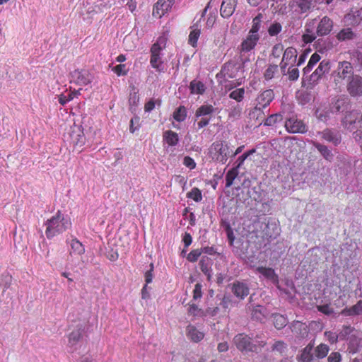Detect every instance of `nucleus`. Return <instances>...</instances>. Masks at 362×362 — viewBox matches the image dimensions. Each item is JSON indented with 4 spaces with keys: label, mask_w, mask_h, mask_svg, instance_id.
I'll use <instances>...</instances> for the list:
<instances>
[{
    "label": "nucleus",
    "mask_w": 362,
    "mask_h": 362,
    "mask_svg": "<svg viewBox=\"0 0 362 362\" xmlns=\"http://www.w3.org/2000/svg\"><path fill=\"white\" fill-rule=\"evenodd\" d=\"M256 271L269 280L273 281H278V276L276 274L274 270L272 268L258 267L256 268Z\"/></svg>",
    "instance_id": "nucleus-25"
},
{
    "label": "nucleus",
    "mask_w": 362,
    "mask_h": 362,
    "mask_svg": "<svg viewBox=\"0 0 362 362\" xmlns=\"http://www.w3.org/2000/svg\"><path fill=\"white\" fill-rule=\"evenodd\" d=\"M278 71V66L276 64H270L265 70L264 77L266 80H270L273 78L275 73Z\"/></svg>",
    "instance_id": "nucleus-42"
},
{
    "label": "nucleus",
    "mask_w": 362,
    "mask_h": 362,
    "mask_svg": "<svg viewBox=\"0 0 362 362\" xmlns=\"http://www.w3.org/2000/svg\"><path fill=\"white\" fill-rule=\"evenodd\" d=\"M212 259L206 256L202 257L199 262L200 269L206 276L207 280L209 281L212 278Z\"/></svg>",
    "instance_id": "nucleus-21"
},
{
    "label": "nucleus",
    "mask_w": 362,
    "mask_h": 362,
    "mask_svg": "<svg viewBox=\"0 0 362 362\" xmlns=\"http://www.w3.org/2000/svg\"><path fill=\"white\" fill-rule=\"evenodd\" d=\"M126 66L124 64H119L116 66H115L112 70L118 75H126L127 74V70H126Z\"/></svg>",
    "instance_id": "nucleus-62"
},
{
    "label": "nucleus",
    "mask_w": 362,
    "mask_h": 362,
    "mask_svg": "<svg viewBox=\"0 0 362 362\" xmlns=\"http://www.w3.org/2000/svg\"><path fill=\"white\" fill-rule=\"evenodd\" d=\"M315 25L316 19H312L306 23L305 33L302 36L305 43H311L317 37H323L329 35L334 27L333 21L327 16L320 19L315 31Z\"/></svg>",
    "instance_id": "nucleus-1"
},
{
    "label": "nucleus",
    "mask_w": 362,
    "mask_h": 362,
    "mask_svg": "<svg viewBox=\"0 0 362 362\" xmlns=\"http://www.w3.org/2000/svg\"><path fill=\"white\" fill-rule=\"evenodd\" d=\"M321 56L317 53H314L310 57L307 66L303 69V74L305 75L311 71L313 67L320 61Z\"/></svg>",
    "instance_id": "nucleus-33"
},
{
    "label": "nucleus",
    "mask_w": 362,
    "mask_h": 362,
    "mask_svg": "<svg viewBox=\"0 0 362 362\" xmlns=\"http://www.w3.org/2000/svg\"><path fill=\"white\" fill-rule=\"evenodd\" d=\"M192 30L190 32L189 35V43L192 47H196L197 40L200 36L201 31H200V29L199 28L198 25L196 24L194 25L192 27Z\"/></svg>",
    "instance_id": "nucleus-36"
},
{
    "label": "nucleus",
    "mask_w": 362,
    "mask_h": 362,
    "mask_svg": "<svg viewBox=\"0 0 362 362\" xmlns=\"http://www.w3.org/2000/svg\"><path fill=\"white\" fill-rule=\"evenodd\" d=\"M187 337L194 342H199L204 337V332L199 331L194 325H189L186 329Z\"/></svg>",
    "instance_id": "nucleus-22"
},
{
    "label": "nucleus",
    "mask_w": 362,
    "mask_h": 362,
    "mask_svg": "<svg viewBox=\"0 0 362 362\" xmlns=\"http://www.w3.org/2000/svg\"><path fill=\"white\" fill-rule=\"evenodd\" d=\"M288 79L291 81H296L299 77V70L295 67H290L288 71Z\"/></svg>",
    "instance_id": "nucleus-53"
},
{
    "label": "nucleus",
    "mask_w": 362,
    "mask_h": 362,
    "mask_svg": "<svg viewBox=\"0 0 362 362\" xmlns=\"http://www.w3.org/2000/svg\"><path fill=\"white\" fill-rule=\"evenodd\" d=\"M341 355L339 352H332L327 357V362H341Z\"/></svg>",
    "instance_id": "nucleus-56"
},
{
    "label": "nucleus",
    "mask_w": 362,
    "mask_h": 362,
    "mask_svg": "<svg viewBox=\"0 0 362 362\" xmlns=\"http://www.w3.org/2000/svg\"><path fill=\"white\" fill-rule=\"evenodd\" d=\"M183 164L191 170L195 168L196 167V163L189 156H185L184 158Z\"/></svg>",
    "instance_id": "nucleus-60"
},
{
    "label": "nucleus",
    "mask_w": 362,
    "mask_h": 362,
    "mask_svg": "<svg viewBox=\"0 0 362 362\" xmlns=\"http://www.w3.org/2000/svg\"><path fill=\"white\" fill-rule=\"evenodd\" d=\"M331 69V63L328 59H324L321 61L315 70V71L310 75V80L313 81H317L320 80L325 74H327Z\"/></svg>",
    "instance_id": "nucleus-13"
},
{
    "label": "nucleus",
    "mask_w": 362,
    "mask_h": 362,
    "mask_svg": "<svg viewBox=\"0 0 362 362\" xmlns=\"http://www.w3.org/2000/svg\"><path fill=\"white\" fill-rule=\"evenodd\" d=\"M315 346V341L312 340L300 352V354L298 356V360L299 362H311L314 356L313 354V348Z\"/></svg>",
    "instance_id": "nucleus-19"
},
{
    "label": "nucleus",
    "mask_w": 362,
    "mask_h": 362,
    "mask_svg": "<svg viewBox=\"0 0 362 362\" xmlns=\"http://www.w3.org/2000/svg\"><path fill=\"white\" fill-rule=\"evenodd\" d=\"M235 11V5L230 1H223L220 12L223 18L230 17Z\"/></svg>",
    "instance_id": "nucleus-27"
},
{
    "label": "nucleus",
    "mask_w": 362,
    "mask_h": 362,
    "mask_svg": "<svg viewBox=\"0 0 362 362\" xmlns=\"http://www.w3.org/2000/svg\"><path fill=\"white\" fill-rule=\"evenodd\" d=\"M189 89L192 94L202 95L205 92L206 87L202 81L193 80L190 82Z\"/></svg>",
    "instance_id": "nucleus-28"
},
{
    "label": "nucleus",
    "mask_w": 362,
    "mask_h": 362,
    "mask_svg": "<svg viewBox=\"0 0 362 362\" xmlns=\"http://www.w3.org/2000/svg\"><path fill=\"white\" fill-rule=\"evenodd\" d=\"M264 338V337L262 338L261 335L257 334L253 339L252 342L255 344H257V351H259L262 347H264L267 344V341Z\"/></svg>",
    "instance_id": "nucleus-52"
},
{
    "label": "nucleus",
    "mask_w": 362,
    "mask_h": 362,
    "mask_svg": "<svg viewBox=\"0 0 362 362\" xmlns=\"http://www.w3.org/2000/svg\"><path fill=\"white\" fill-rule=\"evenodd\" d=\"M187 197L192 199L197 202H200L202 199V195L201 191L197 188H193L188 194Z\"/></svg>",
    "instance_id": "nucleus-47"
},
{
    "label": "nucleus",
    "mask_w": 362,
    "mask_h": 362,
    "mask_svg": "<svg viewBox=\"0 0 362 362\" xmlns=\"http://www.w3.org/2000/svg\"><path fill=\"white\" fill-rule=\"evenodd\" d=\"M71 221L65 218L60 211L56 215L48 219L45 223L47 228L45 234L47 238H52L54 236L66 231L71 226Z\"/></svg>",
    "instance_id": "nucleus-2"
},
{
    "label": "nucleus",
    "mask_w": 362,
    "mask_h": 362,
    "mask_svg": "<svg viewBox=\"0 0 362 362\" xmlns=\"http://www.w3.org/2000/svg\"><path fill=\"white\" fill-rule=\"evenodd\" d=\"M231 291L235 297L243 300L249 294L250 288L246 283L235 281L231 284Z\"/></svg>",
    "instance_id": "nucleus-12"
},
{
    "label": "nucleus",
    "mask_w": 362,
    "mask_h": 362,
    "mask_svg": "<svg viewBox=\"0 0 362 362\" xmlns=\"http://www.w3.org/2000/svg\"><path fill=\"white\" fill-rule=\"evenodd\" d=\"M267 310L262 305H258L252 310V318L257 321L262 322L267 317Z\"/></svg>",
    "instance_id": "nucleus-23"
},
{
    "label": "nucleus",
    "mask_w": 362,
    "mask_h": 362,
    "mask_svg": "<svg viewBox=\"0 0 362 362\" xmlns=\"http://www.w3.org/2000/svg\"><path fill=\"white\" fill-rule=\"evenodd\" d=\"M202 296V285L200 284H197L194 286V288L193 291V299L197 300L201 298Z\"/></svg>",
    "instance_id": "nucleus-58"
},
{
    "label": "nucleus",
    "mask_w": 362,
    "mask_h": 362,
    "mask_svg": "<svg viewBox=\"0 0 362 362\" xmlns=\"http://www.w3.org/2000/svg\"><path fill=\"white\" fill-rule=\"evenodd\" d=\"M285 127L291 133H303L306 131L305 125L301 121L295 119L286 120Z\"/></svg>",
    "instance_id": "nucleus-16"
},
{
    "label": "nucleus",
    "mask_w": 362,
    "mask_h": 362,
    "mask_svg": "<svg viewBox=\"0 0 362 362\" xmlns=\"http://www.w3.org/2000/svg\"><path fill=\"white\" fill-rule=\"evenodd\" d=\"M241 112L242 108L239 105H236L235 107L231 108L229 112L228 117L229 118L236 119L240 117Z\"/></svg>",
    "instance_id": "nucleus-50"
},
{
    "label": "nucleus",
    "mask_w": 362,
    "mask_h": 362,
    "mask_svg": "<svg viewBox=\"0 0 362 362\" xmlns=\"http://www.w3.org/2000/svg\"><path fill=\"white\" fill-rule=\"evenodd\" d=\"M297 54V50L292 47H289L285 49L281 61L284 63L289 64L291 62L296 60Z\"/></svg>",
    "instance_id": "nucleus-30"
},
{
    "label": "nucleus",
    "mask_w": 362,
    "mask_h": 362,
    "mask_svg": "<svg viewBox=\"0 0 362 362\" xmlns=\"http://www.w3.org/2000/svg\"><path fill=\"white\" fill-rule=\"evenodd\" d=\"M273 318V323L274 327L278 329H281L283 327H284L287 324V320L284 316L282 315L276 313L272 315Z\"/></svg>",
    "instance_id": "nucleus-37"
},
{
    "label": "nucleus",
    "mask_w": 362,
    "mask_h": 362,
    "mask_svg": "<svg viewBox=\"0 0 362 362\" xmlns=\"http://www.w3.org/2000/svg\"><path fill=\"white\" fill-rule=\"evenodd\" d=\"M153 264L151 263L150 269L145 273L146 284H150L153 280Z\"/></svg>",
    "instance_id": "nucleus-61"
},
{
    "label": "nucleus",
    "mask_w": 362,
    "mask_h": 362,
    "mask_svg": "<svg viewBox=\"0 0 362 362\" xmlns=\"http://www.w3.org/2000/svg\"><path fill=\"white\" fill-rule=\"evenodd\" d=\"M82 336V332L80 329H76L72 331L69 337V342L71 345L76 344Z\"/></svg>",
    "instance_id": "nucleus-44"
},
{
    "label": "nucleus",
    "mask_w": 362,
    "mask_h": 362,
    "mask_svg": "<svg viewBox=\"0 0 362 362\" xmlns=\"http://www.w3.org/2000/svg\"><path fill=\"white\" fill-rule=\"evenodd\" d=\"M233 342L241 352H257V346L252 342V338L245 334L235 336Z\"/></svg>",
    "instance_id": "nucleus-7"
},
{
    "label": "nucleus",
    "mask_w": 362,
    "mask_h": 362,
    "mask_svg": "<svg viewBox=\"0 0 362 362\" xmlns=\"http://www.w3.org/2000/svg\"><path fill=\"white\" fill-rule=\"evenodd\" d=\"M214 112V108L211 105H204L200 106L195 112L197 117L210 115Z\"/></svg>",
    "instance_id": "nucleus-38"
},
{
    "label": "nucleus",
    "mask_w": 362,
    "mask_h": 362,
    "mask_svg": "<svg viewBox=\"0 0 362 362\" xmlns=\"http://www.w3.org/2000/svg\"><path fill=\"white\" fill-rule=\"evenodd\" d=\"M71 251L70 255L72 257L73 254L81 255L85 252V248L83 244L76 239H73L71 241Z\"/></svg>",
    "instance_id": "nucleus-31"
},
{
    "label": "nucleus",
    "mask_w": 362,
    "mask_h": 362,
    "mask_svg": "<svg viewBox=\"0 0 362 362\" xmlns=\"http://www.w3.org/2000/svg\"><path fill=\"white\" fill-rule=\"evenodd\" d=\"M329 351V347L325 344H320L315 349V356L317 359L325 358Z\"/></svg>",
    "instance_id": "nucleus-34"
},
{
    "label": "nucleus",
    "mask_w": 362,
    "mask_h": 362,
    "mask_svg": "<svg viewBox=\"0 0 362 362\" xmlns=\"http://www.w3.org/2000/svg\"><path fill=\"white\" fill-rule=\"evenodd\" d=\"M259 35H254L248 33L246 38L242 42L240 45L241 52H248L255 49L258 41L259 40Z\"/></svg>",
    "instance_id": "nucleus-15"
},
{
    "label": "nucleus",
    "mask_w": 362,
    "mask_h": 362,
    "mask_svg": "<svg viewBox=\"0 0 362 362\" xmlns=\"http://www.w3.org/2000/svg\"><path fill=\"white\" fill-rule=\"evenodd\" d=\"M292 332L297 336L304 337L308 334L307 327L305 324L296 321L292 324L291 326Z\"/></svg>",
    "instance_id": "nucleus-29"
},
{
    "label": "nucleus",
    "mask_w": 362,
    "mask_h": 362,
    "mask_svg": "<svg viewBox=\"0 0 362 362\" xmlns=\"http://www.w3.org/2000/svg\"><path fill=\"white\" fill-rule=\"evenodd\" d=\"M319 134H321L322 139L328 142L332 143L335 146L341 142V136L337 131L326 129L322 132H319Z\"/></svg>",
    "instance_id": "nucleus-20"
},
{
    "label": "nucleus",
    "mask_w": 362,
    "mask_h": 362,
    "mask_svg": "<svg viewBox=\"0 0 362 362\" xmlns=\"http://www.w3.org/2000/svg\"><path fill=\"white\" fill-rule=\"evenodd\" d=\"M166 38L160 37L151 48L150 64L158 72L164 71L163 62L161 59V52L165 47Z\"/></svg>",
    "instance_id": "nucleus-4"
},
{
    "label": "nucleus",
    "mask_w": 362,
    "mask_h": 362,
    "mask_svg": "<svg viewBox=\"0 0 362 362\" xmlns=\"http://www.w3.org/2000/svg\"><path fill=\"white\" fill-rule=\"evenodd\" d=\"M281 120H282L281 115H279V114L272 115L265 119L264 125L272 126V125H274L276 123L280 122Z\"/></svg>",
    "instance_id": "nucleus-45"
},
{
    "label": "nucleus",
    "mask_w": 362,
    "mask_h": 362,
    "mask_svg": "<svg viewBox=\"0 0 362 362\" xmlns=\"http://www.w3.org/2000/svg\"><path fill=\"white\" fill-rule=\"evenodd\" d=\"M284 51V45L281 43L276 44L272 50V55L275 58H279Z\"/></svg>",
    "instance_id": "nucleus-51"
},
{
    "label": "nucleus",
    "mask_w": 362,
    "mask_h": 362,
    "mask_svg": "<svg viewBox=\"0 0 362 362\" xmlns=\"http://www.w3.org/2000/svg\"><path fill=\"white\" fill-rule=\"evenodd\" d=\"M237 175H238L237 168H232L227 173V174L226 175V186L227 187H229L233 185V182L234 181V180L235 179V177H237Z\"/></svg>",
    "instance_id": "nucleus-41"
},
{
    "label": "nucleus",
    "mask_w": 362,
    "mask_h": 362,
    "mask_svg": "<svg viewBox=\"0 0 362 362\" xmlns=\"http://www.w3.org/2000/svg\"><path fill=\"white\" fill-rule=\"evenodd\" d=\"M325 336L327 337V339L331 343L334 344L337 342L338 338L339 337V334H337L334 332L327 331L325 332Z\"/></svg>",
    "instance_id": "nucleus-55"
},
{
    "label": "nucleus",
    "mask_w": 362,
    "mask_h": 362,
    "mask_svg": "<svg viewBox=\"0 0 362 362\" xmlns=\"http://www.w3.org/2000/svg\"><path fill=\"white\" fill-rule=\"evenodd\" d=\"M219 310L218 307L216 306L214 308H208L204 312H202V316H214Z\"/></svg>",
    "instance_id": "nucleus-59"
},
{
    "label": "nucleus",
    "mask_w": 362,
    "mask_h": 362,
    "mask_svg": "<svg viewBox=\"0 0 362 362\" xmlns=\"http://www.w3.org/2000/svg\"><path fill=\"white\" fill-rule=\"evenodd\" d=\"M175 0H158L153 6V16L160 18L170 10Z\"/></svg>",
    "instance_id": "nucleus-11"
},
{
    "label": "nucleus",
    "mask_w": 362,
    "mask_h": 362,
    "mask_svg": "<svg viewBox=\"0 0 362 362\" xmlns=\"http://www.w3.org/2000/svg\"><path fill=\"white\" fill-rule=\"evenodd\" d=\"M71 143L74 145L82 146L85 143V136L82 127L74 123L67 133Z\"/></svg>",
    "instance_id": "nucleus-10"
},
{
    "label": "nucleus",
    "mask_w": 362,
    "mask_h": 362,
    "mask_svg": "<svg viewBox=\"0 0 362 362\" xmlns=\"http://www.w3.org/2000/svg\"><path fill=\"white\" fill-rule=\"evenodd\" d=\"M362 313V301L359 300L356 305L341 310V314L345 316L356 315Z\"/></svg>",
    "instance_id": "nucleus-26"
},
{
    "label": "nucleus",
    "mask_w": 362,
    "mask_h": 362,
    "mask_svg": "<svg viewBox=\"0 0 362 362\" xmlns=\"http://www.w3.org/2000/svg\"><path fill=\"white\" fill-rule=\"evenodd\" d=\"M333 114L334 113L329 104L320 105L315 112L317 119L323 122H327Z\"/></svg>",
    "instance_id": "nucleus-14"
},
{
    "label": "nucleus",
    "mask_w": 362,
    "mask_h": 362,
    "mask_svg": "<svg viewBox=\"0 0 362 362\" xmlns=\"http://www.w3.org/2000/svg\"><path fill=\"white\" fill-rule=\"evenodd\" d=\"M187 116L186 108L184 106L179 107L173 113L174 119L177 122H182Z\"/></svg>",
    "instance_id": "nucleus-40"
},
{
    "label": "nucleus",
    "mask_w": 362,
    "mask_h": 362,
    "mask_svg": "<svg viewBox=\"0 0 362 362\" xmlns=\"http://www.w3.org/2000/svg\"><path fill=\"white\" fill-rule=\"evenodd\" d=\"M163 137L170 146H175L179 141L178 134L171 130L166 131Z\"/></svg>",
    "instance_id": "nucleus-35"
},
{
    "label": "nucleus",
    "mask_w": 362,
    "mask_h": 362,
    "mask_svg": "<svg viewBox=\"0 0 362 362\" xmlns=\"http://www.w3.org/2000/svg\"><path fill=\"white\" fill-rule=\"evenodd\" d=\"M281 25L278 22H275L269 27L268 33L271 36H276L281 31Z\"/></svg>",
    "instance_id": "nucleus-46"
},
{
    "label": "nucleus",
    "mask_w": 362,
    "mask_h": 362,
    "mask_svg": "<svg viewBox=\"0 0 362 362\" xmlns=\"http://www.w3.org/2000/svg\"><path fill=\"white\" fill-rule=\"evenodd\" d=\"M274 92L271 89L263 91L257 98L258 105L252 110L250 115L252 117L257 116L261 119L264 118V114L262 112V108L266 107L274 99Z\"/></svg>",
    "instance_id": "nucleus-6"
},
{
    "label": "nucleus",
    "mask_w": 362,
    "mask_h": 362,
    "mask_svg": "<svg viewBox=\"0 0 362 362\" xmlns=\"http://www.w3.org/2000/svg\"><path fill=\"white\" fill-rule=\"evenodd\" d=\"M188 312L194 316H202V312H204V310L199 309L195 304H190Z\"/></svg>",
    "instance_id": "nucleus-54"
},
{
    "label": "nucleus",
    "mask_w": 362,
    "mask_h": 362,
    "mask_svg": "<svg viewBox=\"0 0 362 362\" xmlns=\"http://www.w3.org/2000/svg\"><path fill=\"white\" fill-rule=\"evenodd\" d=\"M358 119V113L354 111L346 112L345 116L341 119V124L344 129L349 131L354 130V124Z\"/></svg>",
    "instance_id": "nucleus-18"
},
{
    "label": "nucleus",
    "mask_w": 362,
    "mask_h": 362,
    "mask_svg": "<svg viewBox=\"0 0 362 362\" xmlns=\"http://www.w3.org/2000/svg\"><path fill=\"white\" fill-rule=\"evenodd\" d=\"M346 91L352 98L362 96V76L355 74L346 82Z\"/></svg>",
    "instance_id": "nucleus-8"
},
{
    "label": "nucleus",
    "mask_w": 362,
    "mask_h": 362,
    "mask_svg": "<svg viewBox=\"0 0 362 362\" xmlns=\"http://www.w3.org/2000/svg\"><path fill=\"white\" fill-rule=\"evenodd\" d=\"M353 329L350 326H344L343 329L339 334L340 339H344L347 335L350 334Z\"/></svg>",
    "instance_id": "nucleus-64"
},
{
    "label": "nucleus",
    "mask_w": 362,
    "mask_h": 362,
    "mask_svg": "<svg viewBox=\"0 0 362 362\" xmlns=\"http://www.w3.org/2000/svg\"><path fill=\"white\" fill-rule=\"evenodd\" d=\"M202 250H193L189 253V255L187 257V259L188 261L191 262H195L198 259L199 257L202 255Z\"/></svg>",
    "instance_id": "nucleus-49"
},
{
    "label": "nucleus",
    "mask_w": 362,
    "mask_h": 362,
    "mask_svg": "<svg viewBox=\"0 0 362 362\" xmlns=\"http://www.w3.org/2000/svg\"><path fill=\"white\" fill-rule=\"evenodd\" d=\"M245 90L244 88H238L233 90L230 94L229 97L233 100H235L238 102H240L244 97Z\"/></svg>",
    "instance_id": "nucleus-43"
},
{
    "label": "nucleus",
    "mask_w": 362,
    "mask_h": 362,
    "mask_svg": "<svg viewBox=\"0 0 362 362\" xmlns=\"http://www.w3.org/2000/svg\"><path fill=\"white\" fill-rule=\"evenodd\" d=\"M209 153L212 156L213 159L221 163H226L228 158L230 156L232 151L225 141H216L212 144Z\"/></svg>",
    "instance_id": "nucleus-5"
},
{
    "label": "nucleus",
    "mask_w": 362,
    "mask_h": 362,
    "mask_svg": "<svg viewBox=\"0 0 362 362\" xmlns=\"http://www.w3.org/2000/svg\"><path fill=\"white\" fill-rule=\"evenodd\" d=\"M71 83H74L78 86H86L92 81L90 74L86 70H74L70 74Z\"/></svg>",
    "instance_id": "nucleus-9"
},
{
    "label": "nucleus",
    "mask_w": 362,
    "mask_h": 362,
    "mask_svg": "<svg viewBox=\"0 0 362 362\" xmlns=\"http://www.w3.org/2000/svg\"><path fill=\"white\" fill-rule=\"evenodd\" d=\"M333 110L334 113H339L346 110L349 105V100L346 97H339L336 99H333L331 103H329Z\"/></svg>",
    "instance_id": "nucleus-17"
},
{
    "label": "nucleus",
    "mask_w": 362,
    "mask_h": 362,
    "mask_svg": "<svg viewBox=\"0 0 362 362\" xmlns=\"http://www.w3.org/2000/svg\"><path fill=\"white\" fill-rule=\"evenodd\" d=\"M286 349V344L282 341H276L272 346V349L274 351H277L279 352H283Z\"/></svg>",
    "instance_id": "nucleus-57"
},
{
    "label": "nucleus",
    "mask_w": 362,
    "mask_h": 362,
    "mask_svg": "<svg viewBox=\"0 0 362 362\" xmlns=\"http://www.w3.org/2000/svg\"><path fill=\"white\" fill-rule=\"evenodd\" d=\"M331 76L336 85L341 84L344 81L347 82L353 76H355L354 66L348 61L339 62Z\"/></svg>",
    "instance_id": "nucleus-3"
},
{
    "label": "nucleus",
    "mask_w": 362,
    "mask_h": 362,
    "mask_svg": "<svg viewBox=\"0 0 362 362\" xmlns=\"http://www.w3.org/2000/svg\"><path fill=\"white\" fill-rule=\"evenodd\" d=\"M313 146L319 151L321 155L327 160L333 159V154L331 151L325 145L317 142H313Z\"/></svg>",
    "instance_id": "nucleus-32"
},
{
    "label": "nucleus",
    "mask_w": 362,
    "mask_h": 362,
    "mask_svg": "<svg viewBox=\"0 0 362 362\" xmlns=\"http://www.w3.org/2000/svg\"><path fill=\"white\" fill-rule=\"evenodd\" d=\"M262 18V14L259 13L257 16H255L252 20V28L249 31V33L254 35H259L258 32L261 27V22Z\"/></svg>",
    "instance_id": "nucleus-39"
},
{
    "label": "nucleus",
    "mask_w": 362,
    "mask_h": 362,
    "mask_svg": "<svg viewBox=\"0 0 362 362\" xmlns=\"http://www.w3.org/2000/svg\"><path fill=\"white\" fill-rule=\"evenodd\" d=\"M313 0H300L298 6L303 13H305L310 9L313 6Z\"/></svg>",
    "instance_id": "nucleus-48"
},
{
    "label": "nucleus",
    "mask_w": 362,
    "mask_h": 362,
    "mask_svg": "<svg viewBox=\"0 0 362 362\" xmlns=\"http://www.w3.org/2000/svg\"><path fill=\"white\" fill-rule=\"evenodd\" d=\"M318 310L325 315H331L334 313L333 309L329 305H323L317 307Z\"/></svg>",
    "instance_id": "nucleus-63"
},
{
    "label": "nucleus",
    "mask_w": 362,
    "mask_h": 362,
    "mask_svg": "<svg viewBox=\"0 0 362 362\" xmlns=\"http://www.w3.org/2000/svg\"><path fill=\"white\" fill-rule=\"evenodd\" d=\"M336 37L339 41H346L354 39L356 37V35L354 33L351 28H346L341 30Z\"/></svg>",
    "instance_id": "nucleus-24"
}]
</instances>
